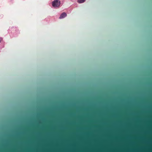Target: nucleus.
<instances>
[{"label":"nucleus","mask_w":152,"mask_h":152,"mask_svg":"<svg viewBox=\"0 0 152 152\" xmlns=\"http://www.w3.org/2000/svg\"><path fill=\"white\" fill-rule=\"evenodd\" d=\"M61 4V2L59 0H55L52 2V5L54 7H58Z\"/></svg>","instance_id":"nucleus-1"},{"label":"nucleus","mask_w":152,"mask_h":152,"mask_svg":"<svg viewBox=\"0 0 152 152\" xmlns=\"http://www.w3.org/2000/svg\"><path fill=\"white\" fill-rule=\"evenodd\" d=\"M66 15H67L66 14L65 12H64L62 13L61 15L59 18L61 19L64 18L65 17H66Z\"/></svg>","instance_id":"nucleus-2"},{"label":"nucleus","mask_w":152,"mask_h":152,"mask_svg":"<svg viewBox=\"0 0 152 152\" xmlns=\"http://www.w3.org/2000/svg\"><path fill=\"white\" fill-rule=\"evenodd\" d=\"M85 0H78L77 2L79 3H83L85 1Z\"/></svg>","instance_id":"nucleus-3"},{"label":"nucleus","mask_w":152,"mask_h":152,"mask_svg":"<svg viewBox=\"0 0 152 152\" xmlns=\"http://www.w3.org/2000/svg\"><path fill=\"white\" fill-rule=\"evenodd\" d=\"M2 39L1 38H0V42H1V40Z\"/></svg>","instance_id":"nucleus-4"}]
</instances>
